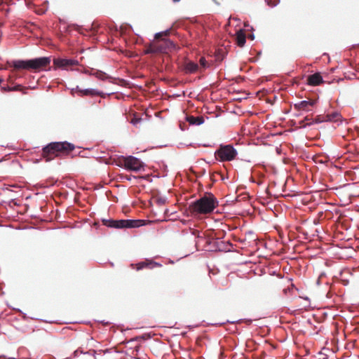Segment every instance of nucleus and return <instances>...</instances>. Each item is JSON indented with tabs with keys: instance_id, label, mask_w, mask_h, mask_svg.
Here are the masks:
<instances>
[{
	"instance_id": "nucleus-1",
	"label": "nucleus",
	"mask_w": 359,
	"mask_h": 359,
	"mask_svg": "<svg viewBox=\"0 0 359 359\" xmlns=\"http://www.w3.org/2000/svg\"><path fill=\"white\" fill-rule=\"evenodd\" d=\"M218 205V201L211 194L205 195L190 205L191 210L196 214L205 215L213 212Z\"/></svg>"
},
{
	"instance_id": "nucleus-27",
	"label": "nucleus",
	"mask_w": 359,
	"mask_h": 359,
	"mask_svg": "<svg viewBox=\"0 0 359 359\" xmlns=\"http://www.w3.org/2000/svg\"><path fill=\"white\" fill-rule=\"evenodd\" d=\"M79 90H81V89L79 88V87L78 86L76 88H72L71 89L72 95H74L75 91H78L79 93Z\"/></svg>"
},
{
	"instance_id": "nucleus-10",
	"label": "nucleus",
	"mask_w": 359,
	"mask_h": 359,
	"mask_svg": "<svg viewBox=\"0 0 359 359\" xmlns=\"http://www.w3.org/2000/svg\"><path fill=\"white\" fill-rule=\"evenodd\" d=\"M323 82V79L320 73H315L308 77L307 83L309 86H318Z\"/></svg>"
},
{
	"instance_id": "nucleus-33",
	"label": "nucleus",
	"mask_w": 359,
	"mask_h": 359,
	"mask_svg": "<svg viewBox=\"0 0 359 359\" xmlns=\"http://www.w3.org/2000/svg\"><path fill=\"white\" fill-rule=\"evenodd\" d=\"M175 3L179 2L180 0H172Z\"/></svg>"
},
{
	"instance_id": "nucleus-11",
	"label": "nucleus",
	"mask_w": 359,
	"mask_h": 359,
	"mask_svg": "<svg viewBox=\"0 0 359 359\" xmlns=\"http://www.w3.org/2000/svg\"><path fill=\"white\" fill-rule=\"evenodd\" d=\"M163 44L158 48V50L161 52H166L167 50H171L175 49L176 46L173 41L168 39H163L162 40Z\"/></svg>"
},
{
	"instance_id": "nucleus-30",
	"label": "nucleus",
	"mask_w": 359,
	"mask_h": 359,
	"mask_svg": "<svg viewBox=\"0 0 359 359\" xmlns=\"http://www.w3.org/2000/svg\"><path fill=\"white\" fill-rule=\"evenodd\" d=\"M12 88L14 89L13 90H18V86L12 87Z\"/></svg>"
},
{
	"instance_id": "nucleus-13",
	"label": "nucleus",
	"mask_w": 359,
	"mask_h": 359,
	"mask_svg": "<svg viewBox=\"0 0 359 359\" xmlns=\"http://www.w3.org/2000/svg\"><path fill=\"white\" fill-rule=\"evenodd\" d=\"M186 120L190 125L200 126L204 123V118L202 116H187Z\"/></svg>"
},
{
	"instance_id": "nucleus-26",
	"label": "nucleus",
	"mask_w": 359,
	"mask_h": 359,
	"mask_svg": "<svg viewBox=\"0 0 359 359\" xmlns=\"http://www.w3.org/2000/svg\"><path fill=\"white\" fill-rule=\"evenodd\" d=\"M79 353H83V352L82 351H80L79 349L76 350L74 351L73 353V356L75 358V357H77L79 355Z\"/></svg>"
},
{
	"instance_id": "nucleus-5",
	"label": "nucleus",
	"mask_w": 359,
	"mask_h": 359,
	"mask_svg": "<svg viewBox=\"0 0 359 359\" xmlns=\"http://www.w3.org/2000/svg\"><path fill=\"white\" fill-rule=\"evenodd\" d=\"M74 145L67 141L51 142L46 146V149H53L57 154L60 151H72Z\"/></svg>"
},
{
	"instance_id": "nucleus-28",
	"label": "nucleus",
	"mask_w": 359,
	"mask_h": 359,
	"mask_svg": "<svg viewBox=\"0 0 359 359\" xmlns=\"http://www.w3.org/2000/svg\"><path fill=\"white\" fill-rule=\"evenodd\" d=\"M2 90L4 91H13L14 89H13L12 87L7 86V87H3Z\"/></svg>"
},
{
	"instance_id": "nucleus-6",
	"label": "nucleus",
	"mask_w": 359,
	"mask_h": 359,
	"mask_svg": "<svg viewBox=\"0 0 359 359\" xmlns=\"http://www.w3.org/2000/svg\"><path fill=\"white\" fill-rule=\"evenodd\" d=\"M53 64L58 68L68 69L70 67L78 65L79 61L77 60L70 58H55L53 60Z\"/></svg>"
},
{
	"instance_id": "nucleus-20",
	"label": "nucleus",
	"mask_w": 359,
	"mask_h": 359,
	"mask_svg": "<svg viewBox=\"0 0 359 359\" xmlns=\"http://www.w3.org/2000/svg\"><path fill=\"white\" fill-rule=\"evenodd\" d=\"M340 115L339 113L337 112H334V113H332L331 114H328L327 115V120L328 121H337L339 118Z\"/></svg>"
},
{
	"instance_id": "nucleus-12",
	"label": "nucleus",
	"mask_w": 359,
	"mask_h": 359,
	"mask_svg": "<svg viewBox=\"0 0 359 359\" xmlns=\"http://www.w3.org/2000/svg\"><path fill=\"white\" fill-rule=\"evenodd\" d=\"M146 224L144 219H126V228H137Z\"/></svg>"
},
{
	"instance_id": "nucleus-8",
	"label": "nucleus",
	"mask_w": 359,
	"mask_h": 359,
	"mask_svg": "<svg viewBox=\"0 0 359 359\" xmlns=\"http://www.w3.org/2000/svg\"><path fill=\"white\" fill-rule=\"evenodd\" d=\"M136 266H137V268H136L137 270L139 271V270H142L144 268H148V269H151L156 266H161V264L158 262L151 261V260L146 259L145 261L140 262L137 263L136 264Z\"/></svg>"
},
{
	"instance_id": "nucleus-21",
	"label": "nucleus",
	"mask_w": 359,
	"mask_h": 359,
	"mask_svg": "<svg viewBox=\"0 0 359 359\" xmlns=\"http://www.w3.org/2000/svg\"><path fill=\"white\" fill-rule=\"evenodd\" d=\"M199 63L201 67L207 69L210 67L208 62L206 61L204 57H201L199 60Z\"/></svg>"
},
{
	"instance_id": "nucleus-34",
	"label": "nucleus",
	"mask_w": 359,
	"mask_h": 359,
	"mask_svg": "<svg viewBox=\"0 0 359 359\" xmlns=\"http://www.w3.org/2000/svg\"><path fill=\"white\" fill-rule=\"evenodd\" d=\"M159 202H160V203H163V200L160 199V200H159Z\"/></svg>"
},
{
	"instance_id": "nucleus-15",
	"label": "nucleus",
	"mask_w": 359,
	"mask_h": 359,
	"mask_svg": "<svg viewBox=\"0 0 359 359\" xmlns=\"http://www.w3.org/2000/svg\"><path fill=\"white\" fill-rule=\"evenodd\" d=\"M184 69L188 74L195 73L198 69V65L193 61H189L185 64Z\"/></svg>"
},
{
	"instance_id": "nucleus-25",
	"label": "nucleus",
	"mask_w": 359,
	"mask_h": 359,
	"mask_svg": "<svg viewBox=\"0 0 359 359\" xmlns=\"http://www.w3.org/2000/svg\"><path fill=\"white\" fill-rule=\"evenodd\" d=\"M133 178H136L134 175H126L124 177H122V179H125L128 181H130Z\"/></svg>"
},
{
	"instance_id": "nucleus-18",
	"label": "nucleus",
	"mask_w": 359,
	"mask_h": 359,
	"mask_svg": "<svg viewBox=\"0 0 359 359\" xmlns=\"http://www.w3.org/2000/svg\"><path fill=\"white\" fill-rule=\"evenodd\" d=\"M90 74L94 75L97 79L103 81L108 78V76L106 73L99 70L93 71V72H90Z\"/></svg>"
},
{
	"instance_id": "nucleus-19",
	"label": "nucleus",
	"mask_w": 359,
	"mask_h": 359,
	"mask_svg": "<svg viewBox=\"0 0 359 359\" xmlns=\"http://www.w3.org/2000/svg\"><path fill=\"white\" fill-rule=\"evenodd\" d=\"M102 222H103V224L108 227L117 229V226H116L117 220L103 219Z\"/></svg>"
},
{
	"instance_id": "nucleus-23",
	"label": "nucleus",
	"mask_w": 359,
	"mask_h": 359,
	"mask_svg": "<svg viewBox=\"0 0 359 359\" xmlns=\"http://www.w3.org/2000/svg\"><path fill=\"white\" fill-rule=\"evenodd\" d=\"M170 32V29H166L163 32H157L155 34V39H158L163 36H167Z\"/></svg>"
},
{
	"instance_id": "nucleus-9",
	"label": "nucleus",
	"mask_w": 359,
	"mask_h": 359,
	"mask_svg": "<svg viewBox=\"0 0 359 359\" xmlns=\"http://www.w3.org/2000/svg\"><path fill=\"white\" fill-rule=\"evenodd\" d=\"M79 95L80 96H101L102 97H104V95L102 92L99 91L97 89L94 88H86L79 90Z\"/></svg>"
},
{
	"instance_id": "nucleus-24",
	"label": "nucleus",
	"mask_w": 359,
	"mask_h": 359,
	"mask_svg": "<svg viewBox=\"0 0 359 359\" xmlns=\"http://www.w3.org/2000/svg\"><path fill=\"white\" fill-rule=\"evenodd\" d=\"M142 121V118H138V117H134L130 123L135 126H137L138 123H140V122Z\"/></svg>"
},
{
	"instance_id": "nucleus-4",
	"label": "nucleus",
	"mask_w": 359,
	"mask_h": 359,
	"mask_svg": "<svg viewBox=\"0 0 359 359\" xmlns=\"http://www.w3.org/2000/svg\"><path fill=\"white\" fill-rule=\"evenodd\" d=\"M122 157L123 158L126 169L135 172L144 170V164L137 157L133 156Z\"/></svg>"
},
{
	"instance_id": "nucleus-14",
	"label": "nucleus",
	"mask_w": 359,
	"mask_h": 359,
	"mask_svg": "<svg viewBox=\"0 0 359 359\" xmlns=\"http://www.w3.org/2000/svg\"><path fill=\"white\" fill-rule=\"evenodd\" d=\"M236 43L238 46L243 47L245 44L246 37L242 29H239L236 34Z\"/></svg>"
},
{
	"instance_id": "nucleus-29",
	"label": "nucleus",
	"mask_w": 359,
	"mask_h": 359,
	"mask_svg": "<svg viewBox=\"0 0 359 359\" xmlns=\"http://www.w3.org/2000/svg\"><path fill=\"white\" fill-rule=\"evenodd\" d=\"M311 124H312V123H306V124L304 125L302 127L306 128L307 126H311Z\"/></svg>"
},
{
	"instance_id": "nucleus-3",
	"label": "nucleus",
	"mask_w": 359,
	"mask_h": 359,
	"mask_svg": "<svg viewBox=\"0 0 359 359\" xmlns=\"http://www.w3.org/2000/svg\"><path fill=\"white\" fill-rule=\"evenodd\" d=\"M237 154V150L231 144L220 145L215 151V158L221 162L231 161Z\"/></svg>"
},
{
	"instance_id": "nucleus-2",
	"label": "nucleus",
	"mask_w": 359,
	"mask_h": 359,
	"mask_svg": "<svg viewBox=\"0 0 359 359\" xmlns=\"http://www.w3.org/2000/svg\"><path fill=\"white\" fill-rule=\"evenodd\" d=\"M50 62V58L49 57H41L27 60H13L10 62V65L17 69H38L46 67Z\"/></svg>"
},
{
	"instance_id": "nucleus-17",
	"label": "nucleus",
	"mask_w": 359,
	"mask_h": 359,
	"mask_svg": "<svg viewBox=\"0 0 359 359\" xmlns=\"http://www.w3.org/2000/svg\"><path fill=\"white\" fill-rule=\"evenodd\" d=\"M57 154L53 149H46V147L43 148V156L46 158V161H49L50 159L53 158V156H56Z\"/></svg>"
},
{
	"instance_id": "nucleus-36",
	"label": "nucleus",
	"mask_w": 359,
	"mask_h": 359,
	"mask_svg": "<svg viewBox=\"0 0 359 359\" xmlns=\"http://www.w3.org/2000/svg\"><path fill=\"white\" fill-rule=\"evenodd\" d=\"M2 81H3V79H0V84L1 83Z\"/></svg>"
},
{
	"instance_id": "nucleus-16",
	"label": "nucleus",
	"mask_w": 359,
	"mask_h": 359,
	"mask_svg": "<svg viewBox=\"0 0 359 359\" xmlns=\"http://www.w3.org/2000/svg\"><path fill=\"white\" fill-rule=\"evenodd\" d=\"M217 245L219 251L229 252L233 248V245L229 241H217Z\"/></svg>"
},
{
	"instance_id": "nucleus-7",
	"label": "nucleus",
	"mask_w": 359,
	"mask_h": 359,
	"mask_svg": "<svg viewBox=\"0 0 359 359\" xmlns=\"http://www.w3.org/2000/svg\"><path fill=\"white\" fill-rule=\"evenodd\" d=\"M316 104L315 100H302L294 104V108L298 111H310V107Z\"/></svg>"
},
{
	"instance_id": "nucleus-35",
	"label": "nucleus",
	"mask_w": 359,
	"mask_h": 359,
	"mask_svg": "<svg viewBox=\"0 0 359 359\" xmlns=\"http://www.w3.org/2000/svg\"><path fill=\"white\" fill-rule=\"evenodd\" d=\"M308 120H309V118H308V117H306V118H305V121H308Z\"/></svg>"
},
{
	"instance_id": "nucleus-22",
	"label": "nucleus",
	"mask_w": 359,
	"mask_h": 359,
	"mask_svg": "<svg viewBox=\"0 0 359 359\" xmlns=\"http://www.w3.org/2000/svg\"><path fill=\"white\" fill-rule=\"evenodd\" d=\"M116 226L117 229L126 228V219L117 220Z\"/></svg>"
},
{
	"instance_id": "nucleus-37",
	"label": "nucleus",
	"mask_w": 359,
	"mask_h": 359,
	"mask_svg": "<svg viewBox=\"0 0 359 359\" xmlns=\"http://www.w3.org/2000/svg\"><path fill=\"white\" fill-rule=\"evenodd\" d=\"M6 190L11 191L9 188H6Z\"/></svg>"
},
{
	"instance_id": "nucleus-31",
	"label": "nucleus",
	"mask_w": 359,
	"mask_h": 359,
	"mask_svg": "<svg viewBox=\"0 0 359 359\" xmlns=\"http://www.w3.org/2000/svg\"><path fill=\"white\" fill-rule=\"evenodd\" d=\"M250 37L251 38V39H254V38H255L254 34L250 35Z\"/></svg>"
},
{
	"instance_id": "nucleus-32",
	"label": "nucleus",
	"mask_w": 359,
	"mask_h": 359,
	"mask_svg": "<svg viewBox=\"0 0 359 359\" xmlns=\"http://www.w3.org/2000/svg\"><path fill=\"white\" fill-rule=\"evenodd\" d=\"M320 122H321V121H319L318 119H317V120L315 121V123H320Z\"/></svg>"
}]
</instances>
